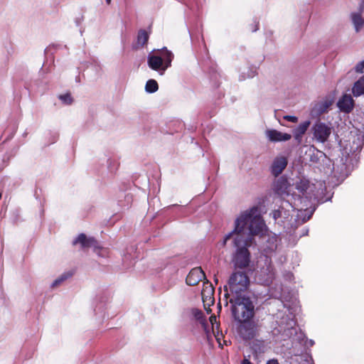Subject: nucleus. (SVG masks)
Returning <instances> with one entry per match:
<instances>
[{"label":"nucleus","instance_id":"412c9836","mask_svg":"<svg viewBox=\"0 0 364 364\" xmlns=\"http://www.w3.org/2000/svg\"><path fill=\"white\" fill-rule=\"evenodd\" d=\"M274 276V272L272 266H269L266 270H262L259 274L261 280L267 285L272 282Z\"/></svg>","mask_w":364,"mask_h":364},{"label":"nucleus","instance_id":"f704fd0d","mask_svg":"<svg viewBox=\"0 0 364 364\" xmlns=\"http://www.w3.org/2000/svg\"><path fill=\"white\" fill-rule=\"evenodd\" d=\"M106 2L109 4L111 3V0H106Z\"/></svg>","mask_w":364,"mask_h":364},{"label":"nucleus","instance_id":"aec40b11","mask_svg":"<svg viewBox=\"0 0 364 364\" xmlns=\"http://www.w3.org/2000/svg\"><path fill=\"white\" fill-rule=\"evenodd\" d=\"M159 55L162 57L163 62L164 63V68H168L171 67V62L173 58V54L166 48H164L162 50H159Z\"/></svg>","mask_w":364,"mask_h":364},{"label":"nucleus","instance_id":"9b49d317","mask_svg":"<svg viewBox=\"0 0 364 364\" xmlns=\"http://www.w3.org/2000/svg\"><path fill=\"white\" fill-rule=\"evenodd\" d=\"M148 65L154 70L158 71L160 75H164L167 68H164L162 57L158 54H149L147 58Z\"/></svg>","mask_w":364,"mask_h":364},{"label":"nucleus","instance_id":"cd10ccee","mask_svg":"<svg viewBox=\"0 0 364 364\" xmlns=\"http://www.w3.org/2000/svg\"><path fill=\"white\" fill-rule=\"evenodd\" d=\"M355 70L356 73H363L364 72V60L358 63L355 67Z\"/></svg>","mask_w":364,"mask_h":364},{"label":"nucleus","instance_id":"6ab92c4d","mask_svg":"<svg viewBox=\"0 0 364 364\" xmlns=\"http://www.w3.org/2000/svg\"><path fill=\"white\" fill-rule=\"evenodd\" d=\"M296 188L301 195H299L302 198V202L306 203L307 197H304L305 193L309 188V182L306 179H301L296 183ZM296 196V194H294Z\"/></svg>","mask_w":364,"mask_h":364},{"label":"nucleus","instance_id":"393cba45","mask_svg":"<svg viewBox=\"0 0 364 364\" xmlns=\"http://www.w3.org/2000/svg\"><path fill=\"white\" fill-rule=\"evenodd\" d=\"M71 274L70 273H64L63 274H61L60 277H58L57 279H55L52 284H51V287L52 288H55L57 287H58L59 285H60L64 281H65L68 278H69L70 277H71Z\"/></svg>","mask_w":364,"mask_h":364},{"label":"nucleus","instance_id":"423d86ee","mask_svg":"<svg viewBox=\"0 0 364 364\" xmlns=\"http://www.w3.org/2000/svg\"><path fill=\"white\" fill-rule=\"evenodd\" d=\"M313 138L318 142H326L331 134V127L323 122H316L311 128Z\"/></svg>","mask_w":364,"mask_h":364},{"label":"nucleus","instance_id":"7ed1b4c3","mask_svg":"<svg viewBox=\"0 0 364 364\" xmlns=\"http://www.w3.org/2000/svg\"><path fill=\"white\" fill-rule=\"evenodd\" d=\"M290 188L288 181L284 178H279L274 183L273 189L274 193L284 200L281 208L278 210H274L272 213V217L275 220L280 218L287 220L289 218V210H286L285 202L288 199H291L293 201L298 196H295L294 193L291 194Z\"/></svg>","mask_w":364,"mask_h":364},{"label":"nucleus","instance_id":"f03ea898","mask_svg":"<svg viewBox=\"0 0 364 364\" xmlns=\"http://www.w3.org/2000/svg\"><path fill=\"white\" fill-rule=\"evenodd\" d=\"M229 302L231 304L232 314L235 321H247L253 318L255 306L249 297H230Z\"/></svg>","mask_w":364,"mask_h":364},{"label":"nucleus","instance_id":"b1692460","mask_svg":"<svg viewBox=\"0 0 364 364\" xmlns=\"http://www.w3.org/2000/svg\"><path fill=\"white\" fill-rule=\"evenodd\" d=\"M158 83L155 80H149L145 86L146 92L149 93H154L158 90Z\"/></svg>","mask_w":364,"mask_h":364},{"label":"nucleus","instance_id":"9d476101","mask_svg":"<svg viewBox=\"0 0 364 364\" xmlns=\"http://www.w3.org/2000/svg\"><path fill=\"white\" fill-rule=\"evenodd\" d=\"M364 11V4L362 2L359 4L358 9L350 14V18L356 33H359L364 27V18L363 13Z\"/></svg>","mask_w":364,"mask_h":364},{"label":"nucleus","instance_id":"dca6fc26","mask_svg":"<svg viewBox=\"0 0 364 364\" xmlns=\"http://www.w3.org/2000/svg\"><path fill=\"white\" fill-rule=\"evenodd\" d=\"M80 243L81 247H97V242L92 237H87L85 235L80 234L74 241L73 244Z\"/></svg>","mask_w":364,"mask_h":364},{"label":"nucleus","instance_id":"6e6552de","mask_svg":"<svg viewBox=\"0 0 364 364\" xmlns=\"http://www.w3.org/2000/svg\"><path fill=\"white\" fill-rule=\"evenodd\" d=\"M214 287L213 284L208 280L203 282V287L201 291V296L203 302V306L206 309L208 314L211 312L210 309V306L214 304Z\"/></svg>","mask_w":364,"mask_h":364},{"label":"nucleus","instance_id":"f8f14e48","mask_svg":"<svg viewBox=\"0 0 364 364\" xmlns=\"http://www.w3.org/2000/svg\"><path fill=\"white\" fill-rule=\"evenodd\" d=\"M205 278V275L202 269L200 267H196L191 270L186 277V282L189 286H195Z\"/></svg>","mask_w":364,"mask_h":364},{"label":"nucleus","instance_id":"1a4fd4ad","mask_svg":"<svg viewBox=\"0 0 364 364\" xmlns=\"http://www.w3.org/2000/svg\"><path fill=\"white\" fill-rule=\"evenodd\" d=\"M237 332L244 340H251L255 336V325L251 320L247 321H238Z\"/></svg>","mask_w":364,"mask_h":364},{"label":"nucleus","instance_id":"39448f33","mask_svg":"<svg viewBox=\"0 0 364 364\" xmlns=\"http://www.w3.org/2000/svg\"><path fill=\"white\" fill-rule=\"evenodd\" d=\"M302 202V198L298 196L296 199L293 201L291 199H288L285 202L286 209L289 207L291 208L292 211L297 210L295 221L296 225H299L306 222L311 217L314 210H309L307 208L308 205L304 204Z\"/></svg>","mask_w":364,"mask_h":364},{"label":"nucleus","instance_id":"a878e982","mask_svg":"<svg viewBox=\"0 0 364 364\" xmlns=\"http://www.w3.org/2000/svg\"><path fill=\"white\" fill-rule=\"evenodd\" d=\"M59 99L62 101L64 105H70L72 104L73 100L69 93L60 95Z\"/></svg>","mask_w":364,"mask_h":364},{"label":"nucleus","instance_id":"72a5a7b5","mask_svg":"<svg viewBox=\"0 0 364 364\" xmlns=\"http://www.w3.org/2000/svg\"><path fill=\"white\" fill-rule=\"evenodd\" d=\"M316 153L317 154H320V156H321L322 155H323V153L321 152V151H316Z\"/></svg>","mask_w":364,"mask_h":364},{"label":"nucleus","instance_id":"0eeeda50","mask_svg":"<svg viewBox=\"0 0 364 364\" xmlns=\"http://www.w3.org/2000/svg\"><path fill=\"white\" fill-rule=\"evenodd\" d=\"M264 231L262 234L258 235H250V237L252 236H259V237L262 240V241L265 242L266 244L264 247V250L266 253H271L274 252L278 246L279 238L277 235L268 232L267 230L266 225H264Z\"/></svg>","mask_w":364,"mask_h":364},{"label":"nucleus","instance_id":"5701e85b","mask_svg":"<svg viewBox=\"0 0 364 364\" xmlns=\"http://www.w3.org/2000/svg\"><path fill=\"white\" fill-rule=\"evenodd\" d=\"M148 40H149V35H148L147 32L143 29L140 30L138 32L137 44L140 46H144L145 44H146Z\"/></svg>","mask_w":364,"mask_h":364},{"label":"nucleus","instance_id":"c9c22d12","mask_svg":"<svg viewBox=\"0 0 364 364\" xmlns=\"http://www.w3.org/2000/svg\"><path fill=\"white\" fill-rule=\"evenodd\" d=\"M355 162L357 161V156H356V154H355Z\"/></svg>","mask_w":364,"mask_h":364},{"label":"nucleus","instance_id":"c756f323","mask_svg":"<svg viewBox=\"0 0 364 364\" xmlns=\"http://www.w3.org/2000/svg\"><path fill=\"white\" fill-rule=\"evenodd\" d=\"M284 119L287 121L296 123L298 121V118L295 116L286 115L284 117Z\"/></svg>","mask_w":364,"mask_h":364},{"label":"nucleus","instance_id":"2f4dec72","mask_svg":"<svg viewBox=\"0 0 364 364\" xmlns=\"http://www.w3.org/2000/svg\"><path fill=\"white\" fill-rule=\"evenodd\" d=\"M265 364H279L277 359H270Z\"/></svg>","mask_w":364,"mask_h":364},{"label":"nucleus","instance_id":"c85d7f7f","mask_svg":"<svg viewBox=\"0 0 364 364\" xmlns=\"http://www.w3.org/2000/svg\"><path fill=\"white\" fill-rule=\"evenodd\" d=\"M213 332L215 337L216 341H218V344L220 346L221 345L220 340H221V337H222V333L220 332L219 329L215 330Z\"/></svg>","mask_w":364,"mask_h":364},{"label":"nucleus","instance_id":"f257e3e1","mask_svg":"<svg viewBox=\"0 0 364 364\" xmlns=\"http://www.w3.org/2000/svg\"><path fill=\"white\" fill-rule=\"evenodd\" d=\"M264 228V222L262 219L257 207H252L240 213L235 221L232 231L225 235L223 240L218 243L219 247L225 246L227 241L232 240L235 249L232 262L237 268L244 269L249 266L250 253L248 247L252 245L250 235L262 234Z\"/></svg>","mask_w":364,"mask_h":364},{"label":"nucleus","instance_id":"f3484780","mask_svg":"<svg viewBox=\"0 0 364 364\" xmlns=\"http://www.w3.org/2000/svg\"><path fill=\"white\" fill-rule=\"evenodd\" d=\"M339 109L345 112H350L353 107V100L350 95H344L338 102Z\"/></svg>","mask_w":364,"mask_h":364},{"label":"nucleus","instance_id":"ddd939ff","mask_svg":"<svg viewBox=\"0 0 364 364\" xmlns=\"http://www.w3.org/2000/svg\"><path fill=\"white\" fill-rule=\"evenodd\" d=\"M266 136L272 142L287 141L291 139V135L287 133H283L276 129H269L266 131Z\"/></svg>","mask_w":364,"mask_h":364},{"label":"nucleus","instance_id":"473e14b6","mask_svg":"<svg viewBox=\"0 0 364 364\" xmlns=\"http://www.w3.org/2000/svg\"><path fill=\"white\" fill-rule=\"evenodd\" d=\"M258 28H259L258 23H256L252 31L255 32V31H257Z\"/></svg>","mask_w":364,"mask_h":364},{"label":"nucleus","instance_id":"e433bc0d","mask_svg":"<svg viewBox=\"0 0 364 364\" xmlns=\"http://www.w3.org/2000/svg\"><path fill=\"white\" fill-rule=\"evenodd\" d=\"M363 3V4H364V0H361V1Z\"/></svg>","mask_w":364,"mask_h":364},{"label":"nucleus","instance_id":"4468645a","mask_svg":"<svg viewBox=\"0 0 364 364\" xmlns=\"http://www.w3.org/2000/svg\"><path fill=\"white\" fill-rule=\"evenodd\" d=\"M287 166V159L285 156H278L274 159L271 166L272 175L278 176Z\"/></svg>","mask_w":364,"mask_h":364},{"label":"nucleus","instance_id":"bb28decb","mask_svg":"<svg viewBox=\"0 0 364 364\" xmlns=\"http://www.w3.org/2000/svg\"><path fill=\"white\" fill-rule=\"evenodd\" d=\"M210 322L211 323L213 326V331L219 329V323H218L217 322V318L215 316H211L210 317Z\"/></svg>","mask_w":364,"mask_h":364},{"label":"nucleus","instance_id":"4be33fe9","mask_svg":"<svg viewBox=\"0 0 364 364\" xmlns=\"http://www.w3.org/2000/svg\"><path fill=\"white\" fill-rule=\"evenodd\" d=\"M353 93L355 97L364 94V76L361 77L358 81L355 82L353 87Z\"/></svg>","mask_w":364,"mask_h":364},{"label":"nucleus","instance_id":"a211bd4d","mask_svg":"<svg viewBox=\"0 0 364 364\" xmlns=\"http://www.w3.org/2000/svg\"><path fill=\"white\" fill-rule=\"evenodd\" d=\"M311 122L309 120L301 122L299 126L294 130V136L296 140L300 141L303 135L307 131L309 127Z\"/></svg>","mask_w":364,"mask_h":364},{"label":"nucleus","instance_id":"2eb2a0df","mask_svg":"<svg viewBox=\"0 0 364 364\" xmlns=\"http://www.w3.org/2000/svg\"><path fill=\"white\" fill-rule=\"evenodd\" d=\"M331 105V102L329 100H322L314 104L313 106L311 114L312 116H319L323 113L328 111L329 107Z\"/></svg>","mask_w":364,"mask_h":364},{"label":"nucleus","instance_id":"20e7f679","mask_svg":"<svg viewBox=\"0 0 364 364\" xmlns=\"http://www.w3.org/2000/svg\"><path fill=\"white\" fill-rule=\"evenodd\" d=\"M250 285V279L245 272L235 271L230 277L228 285L225 286L227 292L225 296L228 297L245 296L244 293Z\"/></svg>","mask_w":364,"mask_h":364},{"label":"nucleus","instance_id":"7c9ffc66","mask_svg":"<svg viewBox=\"0 0 364 364\" xmlns=\"http://www.w3.org/2000/svg\"><path fill=\"white\" fill-rule=\"evenodd\" d=\"M295 325V321L291 319L288 323H287V329H290V328H293V326Z\"/></svg>","mask_w":364,"mask_h":364}]
</instances>
